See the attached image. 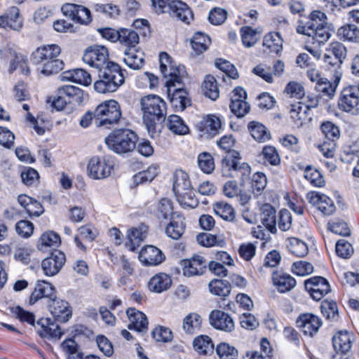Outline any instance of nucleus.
Masks as SVG:
<instances>
[{
	"label": "nucleus",
	"instance_id": "f257e3e1",
	"mask_svg": "<svg viewBox=\"0 0 359 359\" xmlns=\"http://www.w3.org/2000/svg\"><path fill=\"white\" fill-rule=\"evenodd\" d=\"M83 61L98 70L99 80L94 83L95 90L100 93L115 92L125 81L120 66L109 61V51L104 46H91L83 53Z\"/></svg>",
	"mask_w": 359,
	"mask_h": 359
},
{
	"label": "nucleus",
	"instance_id": "f03ea898",
	"mask_svg": "<svg viewBox=\"0 0 359 359\" xmlns=\"http://www.w3.org/2000/svg\"><path fill=\"white\" fill-rule=\"evenodd\" d=\"M142 118L150 136H158V123L165 121L167 113V104L159 96L149 95L140 100Z\"/></svg>",
	"mask_w": 359,
	"mask_h": 359
},
{
	"label": "nucleus",
	"instance_id": "7ed1b4c3",
	"mask_svg": "<svg viewBox=\"0 0 359 359\" xmlns=\"http://www.w3.org/2000/svg\"><path fill=\"white\" fill-rule=\"evenodd\" d=\"M297 32L311 37L320 46L330 39L332 29L327 22L326 15L322 11H313L305 22H299Z\"/></svg>",
	"mask_w": 359,
	"mask_h": 359
},
{
	"label": "nucleus",
	"instance_id": "20e7f679",
	"mask_svg": "<svg viewBox=\"0 0 359 359\" xmlns=\"http://www.w3.org/2000/svg\"><path fill=\"white\" fill-rule=\"evenodd\" d=\"M251 172L250 166L241 161L240 154L232 151L226 154L222 160V176L230 178H240L242 183L248 180Z\"/></svg>",
	"mask_w": 359,
	"mask_h": 359
},
{
	"label": "nucleus",
	"instance_id": "39448f33",
	"mask_svg": "<svg viewBox=\"0 0 359 359\" xmlns=\"http://www.w3.org/2000/svg\"><path fill=\"white\" fill-rule=\"evenodd\" d=\"M137 136L129 129L113 130L106 138L108 147L117 154H126L132 151L136 146Z\"/></svg>",
	"mask_w": 359,
	"mask_h": 359
},
{
	"label": "nucleus",
	"instance_id": "423d86ee",
	"mask_svg": "<svg viewBox=\"0 0 359 359\" xmlns=\"http://www.w3.org/2000/svg\"><path fill=\"white\" fill-rule=\"evenodd\" d=\"M121 117L120 105L114 100L105 101L99 104L94 112L95 121L97 126L108 127L117 123Z\"/></svg>",
	"mask_w": 359,
	"mask_h": 359
},
{
	"label": "nucleus",
	"instance_id": "0eeeda50",
	"mask_svg": "<svg viewBox=\"0 0 359 359\" xmlns=\"http://www.w3.org/2000/svg\"><path fill=\"white\" fill-rule=\"evenodd\" d=\"M114 169V162L110 156H94L87 165V175L93 180H103L109 177Z\"/></svg>",
	"mask_w": 359,
	"mask_h": 359
},
{
	"label": "nucleus",
	"instance_id": "6e6552de",
	"mask_svg": "<svg viewBox=\"0 0 359 359\" xmlns=\"http://www.w3.org/2000/svg\"><path fill=\"white\" fill-rule=\"evenodd\" d=\"M160 70L165 79V86L170 92V87H175L182 83L180 69L176 66L171 57L165 52L159 55Z\"/></svg>",
	"mask_w": 359,
	"mask_h": 359
},
{
	"label": "nucleus",
	"instance_id": "1a4fd4ad",
	"mask_svg": "<svg viewBox=\"0 0 359 359\" xmlns=\"http://www.w3.org/2000/svg\"><path fill=\"white\" fill-rule=\"evenodd\" d=\"M340 109L353 116L359 114V85L342 90L338 101Z\"/></svg>",
	"mask_w": 359,
	"mask_h": 359
},
{
	"label": "nucleus",
	"instance_id": "9d476101",
	"mask_svg": "<svg viewBox=\"0 0 359 359\" xmlns=\"http://www.w3.org/2000/svg\"><path fill=\"white\" fill-rule=\"evenodd\" d=\"M353 336L347 331H340L332 337L334 354L332 359H349L351 355Z\"/></svg>",
	"mask_w": 359,
	"mask_h": 359
},
{
	"label": "nucleus",
	"instance_id": "9b49d317",
	"mask_svg": "<svg viewBox=\"0 0 359 359\" xmlns=\"http://www.w3.org/2000/svg\"><path fill=\"white\" fill-rule=\"evenodd\" d=\"M304 286L311 298L316 301L320 300L331 292L329 282L322 276H313L306 280Z\"/></svg>",
	"mask_w": 359,
	"mask_h": 359
},
{
	"label": "nucleus",
	"instance_id": "f8f14e48",
	"mask_svg": "<svg viewBox=\"0 0 359 359\" xmlns=\"http://www.w3.org/2000/svg\"><path fill=\"white\" fill-rule=\"evenodd\" d=\"M246 97V92L241 87L236 88L232 92L229 107L231 112L238 118L244 116L250 111V107L245 101Z\"/></svg>",
	"mask_w": 359,
	"mask_h": 359
},
{
	"label": "nucleus",
	"instance_id": "ddd939ff",
	"mask_svg": "<svg viewBox=\"0 0 359 359\" xmlns=\"http://www.w3.org/2000/svg\"><path fill=\"white\" fill-rule=\"evenodd\" d=\"M306 199L325 215H331L336 210L333 201L325 194L311 191L306 194Z\"/></svg>",
	"mask_w": 359,
	"mask_h": 359
},
{
	"label": "nucleus",
	"instance_id": "4468645a",
	"mask_svg": "<svg viewBox=\"0 0 359 359\" xmlns=\"http://www.w3.org/2000/svg\"><path fill=\"white\" fill-rule=\"evenodd\" d=\"M66 261L65 255L61 251H55L50 256L44 259L41 267L46 276H53L62 269Z\"/></svg>",
	"mask_w": 359,
	"mask_h": 359
},
{
	"label": "nucleus",
	"instance_id": "2eb2a0df",
	"mask_svg": "<svg viewBox=\"0 0 359 359\" xmlns=\"http://www.w3.org/2000/svg\"><path fill=\"white\" fill-rule=\"evenodd\" d=\"M346 48L344 44L338 41L332 42L325 55V62L338 69L346 58Z\"/></svg>",
	"mask_w": 359,
	"mask_h": 359
},
{
	"label": "nucleus",
	"instance_id": "dca6fc26",
	"mask_svg": "<svg viewBox=\"0 0 359 359\" xmlns=\"http://www.w3.org/2000/svg\"><path fill=\"white\" fill-rule=\"evenodd\" d=\"M61 53V48L58 45L49 44L37 48L32 55L34 64L40 65L46 61L55 60Z\"/></svg>",
	"mask_w": 359,
	"mask_h": 359
},
{
	"label": "nucleus",
	"instance_id": "f3484780",
	"mask_svg": "<svg viewBox=\"0 0 359 359\" xmlns=\"http://www.w3.org/2000/svg\"><path fill=\"white\" fill-rule=\"evenodd\" d=\"M210 323L215 329L226 332H231L235 328L233 318L220 310H215L210 313Z\"/></svg>",
	"mask_w": 359,
	"mask_h": 359
},
{
	"label": "nucleus",
	"instance_id": "a211bd4d",
	"mask_svg": "<svg viewBox=\"0 0 359 359\" xmlns=\"http://www.w3.org/2000/svg\"><path fill=\"white\" fill-rule=\"evenodd\" d=\"M22 26L23 19L17 7H11L4 15L0 16V27L1 28L18 32Z\"/></svg>",
	"mask_w": 359,
	"mask_h": 359
},
{
	"label": "nucleus",
	"instance_id": "6ab92c4d",
	"mask_svg": "<svg viewBox=\"0 0 359 359\" xmlns=\"http://www.w3.org/2000/svg\"><path fill=\"white\" fill-rule=\"evenodd\" d=\"M49 310L55 320L65 323L72 316V310L67 302L60 299H51Z\"/></svg>",
	"mask_w": 359,
	"mask_h": 359
},
{
	"label": "nucleus",
	"instance_id": "aec40b11",
	"mask_svg": "<svg viewBox=\"0 0 359 359\" xmlns=\"http://www.w3.org/2000/svg\"><path fill=\"white\" fill-rule=\"evenodd\" d=\"M172 18H177L186 24L193 20V13L190 8L181 1H172L168 7V11Z\"/></svg>",
	"mask_w": 359,
	"mask_h": 359
},
{
	"label": "nucleus",
	"instance_id": "412c9836",
	"mask_svg": "<svg viewBox=\"0 0 359 359\" xmlns=\"http://www.w3.org/2000/svg\"><path fill=\"white\" fill-rule=\"evenodd\" d=\"M183 274L185 276H194L203 274L206 269V262L200 255L194 257L191 259L182 261Z\"/></svg>",
	"mask_w": 359,
	"mask_h": 359
},
{
	"label": "nucleus",
	"instance_id": "4be33fe9",
	"mask_svg": "<svg viewBox=\"0 0 359 359\" xmlns=\"http://www.w3.org/2000/svg\"><path fill=\"white\" fill-rule=\"evenodd\" d=\"M297 323L304 334L313 336L318 331L322 323L318 316L304 313L299 317Z\"/></svg>",
	"mask_w": 359,
	"mask_h": 359
},
{
	"label": "nucleus",
	"instance_id": "5701e85b",
	"mask_svg": "<svg viewBox=\"0 0 359 359\" xmlns=\"http://www.w3.org/2000/svg\"><path fill=\"white\" fill-rule=\"evenodd\" d=\"M138 257L140 261L145 266H156L164 259L162 252L153 245H148L142 248Z\"/></svg>",
	"mask_w": 359,
	"mask_h": 359
},
{
	"label": "nucleus",
	"instance_id": "b1692460",
	"mask_svg": "<svg viewBox=\"0 0 359 359\" xmlns=\"http://www.w3.org/2000/svg\"><path fill=\"white\" fill-rule=\"evenodd\" d=\"M126 313L130 320L129 329H134L140 332L147 330L148 320L144 313L134 308H129Z\"/></svg>",
	"mask_w": 359,
	"mask_h": 359
},
{
	"label": "nucleus",
	"instance_id": "393cba45",
	"mask_svg": "<svg viewBox=\"0 0 359 359\" xmlns=\"http://www.w3.org/2000/svg\"><path fill=\"white\" fill-rule=\"evenodd\" d=\"M172 88L170 87V92H168L171 104L176 111H183L191 104L188 93L182 88L179 87L173 90H172ZM168 91H169L168 88Z\"/></svg>",
	"mask_w": 359,
	"mask_h": 359
},
{
	"label": "nucleus",
	"instance_id": "a878e982",
	"mask_svg": "<svg viewBox=\"0 0 359 359\" xmlns=\"http://www.w3.org/2000/svg\"><path fill=\"white\" fill-rule=\"evenodd\" d=\"M184 217L181 214H175L170 217V222L165 228L166 235L174 239H179L185 230Z\"/></svg>",
	"mask_w": 359,
	"mask_h": 359
},
{
	"label": "nucleus",
	"instance_id": "bb28decb",
	"mask_svg": "<svg viewBox=\"0 0 359 359\" xmlns=\"http://www.w3.org/2000/svg\"><path fill=\"white\" fill-rule=\"evenodd\" d=\"M290 117L297 128H300L312 120L311 112L297 102L290 105Z\"/></svg>",
	"mask_w": 359,
	"mask_h": 359
},
{
	"label": "nucleus",
	"instance_id": "cd10ccee",
	"mask_svg": "<svg viewBox=\"0 0 359 359\" xmlns=\"http://www.w3.org/2000/svg\"><path fill=\"white\" fill-rule=\"evenodd\" d=\"M54 292L55 288L50 283L45 280H38L34 291L31 294L29 303V304H34L39 299L43 297L52 299Z\"/></svg>",
	"mask_w": 359,
	"mask_h": 359
},
{
	"label": "nucleus",
	"instance_id": "c85d7f7f",
	"mask_svg": "<svg viewBox=\"0 0 359 359\" xmlns=\"http://www.w3.org/2000/svg\"><path fill=\"white\" fill-rule=\"evenodd\" d=\"M283 39L278 32L268 33L263 39L264 51L278 55L283 50Z\"/></svg>",
	"mask_w": 359,
	"mask_h": 359
},
{
	"label": "nucleus",
	"instance_id": "c756f323",
	"mask_svg": "<svg viewBox=\"0 0 359 359\" xmlns=\"http://www.w3.org/2000/svg\"><path fill=\"white\" fill-rule=\"evenodd\" d=\"M124 55L123 62L128 67L139 69L143 66L144 60L142 50L134 47L126 48Z\"/></svg>",
	"mask_w": 359,
	"mask_h": 359
},
{
	"label": "nucleus",
	"instance_id": "7c9ffc66",
	"mask_svg": "<svg viewBox=\"0 0 359 359\" xmlns=\"http://www.w3.org/2000/svg\"><path fill=\"white\" fill-rule=\"evenodd\" d=\"M172 284L171 278L165 273L154 275L148 283V288L156 293H161L168 290Z\"/></svg>",
	"mask_w": 359,
	"mask_h": 359
},
{
	"label": "nucleus",
	"instance_id": "2f4dec72",
	"mask_svg": "<svg viewBox=\"0 0 359 359\" xmlns=\"http://www.w3.org/2000/svg\"><path fill=\"white\" fill-rule=\"evenodd\" d=\"M272 279L278 290L282 293L291 290L296 285L295 279L290 275L283 272H274Z\"/></svg>",
	"mask_w": 359,
	"mask_h": 359
},
{
	"label": "nucleus",
	"instance_id": "473e14b6",
	"mask_svg": "<svg viewBox=\"0 0 359 359\" xmlns=\"http://www.w3.org/2000/svg\"><path fill=\"white\" fill-rule=\"evenodd\" d=\"M276 210L269 204H264L261 208L262 223L271 233L276 232Z\"/></svg>",
	"mask_w": 359,
	"mask_h": 359
},
{
	"label": "nucleus",
	"instance_id": "72a5a7b5",
	"mask_svg": "<svg viewBox=\"0 0 359 359\" xmlns=\"http://www.w3.org/2000/svg\"><path fill=\"white\" fill-rule=\"evenodd\" d=\"M221 128V121L215 115H208L199 123L198 128L201 132L212 137L219 133Z\"/></svg>",
	"mask_w": 359,
	"mask_h": 359
},
{
	"label": "nucleus",
	"instance_id": "f704fd0d",
	"mask_svg": "<svg viewBox=\"0 0 359 359\" xmlns=\"http://www.w3.org/2000/svg\"><path fill=\"white\" fill-rule=\"evenodd\" d=\"M62 79L72 81L83 86H89L92 82L90 74L83 69H76L64 72Z\"/></svg>",
	"mask_w": 359,
	"mask_h": 359
},
{
	"label": "nucleus",
	"instance_id": "c9c22d12",
	"mask_svg": "<svg viewBox=\"0 0 359 359\" xmlns=\"http://www.w3.org/2000/svg\"><path fill=\"white\" fill-rule=\"evenodd\" d=\"M188 175L182 170H177L173 177L172 190L175 196L191 189Z\"/></svg>",
	"mask_w": 359,
	"mask_h": 359
},
{
	"label": "nucleus",
	"instance_id": "e433bc0d",
	"mask_svg": "<svg viewBox=\"0 0 359 359\" xmlns=\"http://www.w3.org/2000/svg\"><path fill=\"white\" fill-rule=\"evenodd\" d=\"M202 318L198 313H189L183 319L182 329L185 333L194 334L200 330Z\"/></svg>",
	"mask_w": 359,
	"mask_h": 359
},
{
	"label": "nucleus",
	"instance_id": "4c0bfd02",
	"mask_svg": "<svg viewBox=\"0 0 359 359\" xmlns=\"http://www.w3.org/2000/svg\"><path fill=\"white\" fill-rule=\"evenodd\" d=\"M145 238V229L143 230L142 227L132 229L128 232L127 241L125 245L130 251L134 252Z\"/></svg>",
	"mask_w": 359,
	"mask_h": 359
},
{
	"label": "nucleus",
	"instance_id": "58836bf2",
	"mask_svg": "<svg viewBox=\"0 0 359 359\" xmlns=\"http://www.w3.org/2000/svg\"><path fill=\"white\" fill-rule=\"evenodd\" d=\"M60 236L54 231L44 232L39 238L37 248L40 251H46L48 248H56L60 244Z\"/></svg>",
	"mask_w": 359,
	"mask_h": 359
},
{
	"label": "nucleus",
	"instance_id": "ea45409f",
	"mask_svg": "<svg viewBox=\"0 0 359 359\" xmlns=\"http://www.w3.org/2000/svg\"><path fill=\"white\" fill-rule=\"evenodd\" d=\"M173 203L167 198H162L156 205V215L158 219H168L173 217L175 214H180L174 212Z\"/></svg>",
	"mask_w": 359,
	"mask_h": 359
},
{
	"label": "nucleus",
	"instance_id": "a19ab883",
	"mask_svg": "<svg viewBox=\"0 0 359 359\" xmlns=\"http://www.w3.org/2000/svg\"><path fill=\"white\" fill-rule=\"evenodd\" d=\"M337 36L344 41L358 43L359 27L353 24L345 25L338 29Z\"/></svg>",
	"mask_w": 359,
	"mask_h": 359
},
{
	"label": "nucleus",
	"instance_id": "79ce46f5",
	"mask_svg": "<svg viewBox=\"0 0 359 359\" xmlns=\"http://www.w3.org/2000/svg\"><path fill=\"white\" fill-rule=\"evenodd\" d=\"M194 350L200 355L212 353L214 350V344L211 339L206 335L197 337L193 341Z\"/></svg>",
	"mask_w": 359,
	"mask_h": 359
},
{
	"label": "nucleus",
	"instance_id": "37998d69",
	"mask_svg": "<svg viewBox=\"0 0 359 359\" xmlns=\"http://www.w3.org/2000/svg\"><path fill=\"white\" fill-rule=\"evenodd\" d=\"M248 129L252 137L258 142H266L271 138V134L266 127L257 121H251L248 124Z\"/></svg>",
	"mask_w": 359,
	"mask_h": 359
},
{
	"label": "nucleus",
	"instance_id": "c03bdc74",
	"mask_svg": "<svg viewBox=\"0 0 359 359\" xmlns=\"http://www.w3.org/2000/svg\"><path fill=\"white\" fill-rule=\"evenodd\" d=\"M193 52L195 55L203 53L210 44V39L202 32H197L191 41Z\"/></svg>",
	"mask_w": 359,
	"mask_h": 359
},
{
	"label": "nucleus",
	"instance_id": "a18cd8bd",
	"mask_svg": "<svg viewBox=\"0 0 359 359\" xmlns=\"http://www.w3.org/2000/svg\"><path fill=\"white\" fill-rule=\"evenodd\" d=\"M204 95L212 100H217L219 96L217 81L214 76L207 75L202 85Z\"/></svg>",
	"mask_w": 359,
	"mask_h": 359
},
{
	"label": "nucleus",
	"instance_id": "49530a36",
	"mask_svg": "<svg viewBox=\"0 0 359 359\" xmlns=\"http://www.w3.org/2000/svg\"><path fill=\"white\" fill-rule=\"evenodd\" d=\"M209 289L212 294L225 297L231 292V285L227 280L214 279L209 283Z\"/></svg>",
	"mask_w": 359,
	"mask_h": 359
},
{
	"label": "nucleus",
	"instance_id": "de8ad7c7",
	"mask_svg": "<svg viewBox=\"0 0 359 359\" xmlns=\"http://www.w3.org/2000/svg\"><path fill=\"white\" fill-rule=\"evenodd\" d=\"M166 125L170 130L177 135H185L189 132L188 126L177 115L172 114L169 116Z\"/></svg>",
	"mask_w": 359,
	"mask_h": 359
},
{
	"label": "nucleus",
	"instance_id": "09e8293b",
	"mask_svg": "<svg viewBox=\"0 0 359 359\" xmlns=\"http://www.w3.org/2000/svg\"><path fill=\"white\" fill-rule=\"evenodd\" d=\"M287 247L290 253L297 257H304L309 252L307 245L296 238H290Z\"/></svg>",
	"mask_w": 359,
	"mask_h": 359
},
{
	"label": "nucleus",
	"instance_id": "8fccbe9b",
	"mask_svg": "<svg viewBox=\"0 0 359 359\" xmlns=\"http://www.w3.org/2000/svg\"><path fill=\"white\" fill-rule=\"evenodd\" d=\"M176 197L180 205L184 209H193L196 208L198 205V201L195 197L192 189L185 191L183 194L177 195Z\"/></svg>",
	"mask_w": 359,
	"mask_h": 359
},
{
	"label": "nucleus",
	"instance_id": "3c124183",
	"mask_svg": "<svg viewBox=\"0 0 359 359\" xmlns=\"http://www.w3.org/2000/svg\"><path fill=\"white\" fill-rule=\"evenodd\" d=\"M214 211L218 216L227 221H232L235 217L234 210L227 203L221 201L214 205Z\"/></svg>",
	"mask_w": 359,
	"mask_h": 359
},
{
	"label": "nucleus",
	"instance_id": "603ef678",
	"mask_svg": "<svg viewBox=\"0 0 359 359\" xmlns=\"http://www.w3.org/2000/svg\"><path fill=\"white\" fill-rule=\"evenodd\" d=\"M120 43L125 44L127 47H134L139 42V36L137 32L133 30L123 29L119 30V39Z\"/></svg>",
	"mask_w": 359,
	"mask_h": 359
},
{
	"label": "nucleus",
	"instance_id": "864d4df0",
	"mask_svg": "<svg viewBox=\"0 0 359 359\" xmlns=\"http://www.w3.org/2000/svg\"><path fill=\"white\" fill-rule=\"evenodd\" d=\"M158 168L156 165L149 166L147 170L134 175V182L138 184L151 182L158 175Z\"/></svg>",
	"mask_w": 359,
	"mask_h": 359
},
{
	"label": "nucleus",
	"instance_id": "5fc2aeb1",
	"mask_svg": "<svg viewBox=\"0 0 359 359\" xmlns=\"http://www.w3.org/2000/svg\"><path fill=\"white\" fill-rule=\"evenodd\" d=\"M41 64L43 65L41 73L45 76L57 74L64 68L63 61L58 59L46 61Z\"/></svg>",
	"mask_w": 359,
	"mask_h": 359
},
{
	"label": "nucleus",
	"instance_id": "6e6d98bb",
	"mask_svg": "<svg viewBox=\"0 0 359 359\" xmlns=\"http://www.w3.org/2000/svg\"><path fill=\"white\" fill-rule=\"evenodd\" d=\"M216 353L220 359H236L238 355L237 349L227 343H220Z\"/></svg>",
	"mask_w": 359,
	"mask_h": 359
},
{
	"label": "nucleus",
	"instance_id": "4d7b16f0",
	"mask_svg": "<svg viewBox=\"0 0 359 359\" xmlns=\"http://www.w3.org/2000/svg\"><path fill=\"white\" fill-rule=\"evenodd\" d=\"M240 32L243 44L245 47H252L257 43V32L255 29L250 27L245 26L241 28Z\"/></svg>",
	"mask_w": 359,
	"mask_h": 359
},
{
	"label": "nucleus",
	"instance_id": "13d9d810",
	"mask_svg": "<svg viewBox=\"0 0 359 359\" xmlns=\"http://www.w3.org/2000/svg\"><path fill=\"white\" fill-rule=\"evenodd\" d=\"M304 177L315 187H322L325 185V182L321 172L310 166L305 169Z\"/></svg>",
	"mask_w": 359,
	"mask_h": 359
},
{
	"label": "nucleus",
	"instance_id": "bf43d9fd",
	"mask_svg": "<svg viewBox=\"0 0 359 359\" xmlns=\"http://www.w3.org/2000/svg\"><path fill=\"white\" fill-rule=\"evenodd\" d=\"M198 164L204 173L210 174L215 169L213 157L207 152H203L198 155Z\"/></svg>",
	"mask_w": 359,
	"mask_h": 359
},
{
	"label": "nucleus",
	"instance_id": "052dcab7",
	"mask_svg": "<svg viewBox=\"0 0 359 359\" xmlns=\"http://www.w3.org/2000/svg\"><path fill=\"white\" fill-rule=\"evenodd\" d=\"M82 90L71 85L64 86L58 89V94L63 95L67 100H81Z\"/></svg>",
	"mask_w": 359,
	"mask_h": 359
},
{
	"label": "nucleus",
	"instance_id": "680f3d73",
	"mask_svg": "<svg viewBox=\"0 0 359 359\" xmlns=\"http://www.w3.org/2000/svg\"><path fill=\"white\" fill-rule=\"evenodd\" d=\"M267 180L262 172H256L252 175L251 187L254 194L259 195L266 187Z\"/></svg>",
	"mask_w": 359,
	"mask_h": 359
},
{
	"label": "nucleus",
	"instance_id": "e2e57ef3",
	"mask_svg": "<svg viewBox=\"0 0 359 359\" xmlns=\"http://www.w3.org/2000/svg\"><path fill=\"white\" fill-rule=\"evenodd\" d=\"M215 65L229 77L236 79L238 76L236 69L230 62L222 59H217L215 60Z\"/></svg>",
	"mask_w": 359,
	"mask_h": 359
},
{
	"label": "nucleus",
	"instance_id": "0e129e2a",
	"mask_svg": "<svg viewBox=\"0 0 359 359\" xmlns=\"http://www.w3.org/2000/svg\"><path fill=\"white\" fill-rule=\"evenodd\" d=\"M336 253L344 259L349 258L353 253L352 245L346 240L340 239L336 243Z\"/></svg>",
	"mask_w": 359,
	"mask_h": 359
},
{
	"label": "nucleus",
	"instance_id": "69168bd1",
	"mask_svg": "<svg viewBox=\"0 0 359 359\" xmlns=\"http://www.w3.org/2000/svg\"><path fill=\"white\" fill-rule=\"evenodd\" d=\"M291 270L293 273L304 276L311 274L313 271V266L309 262L299 261L293 263Z\"/></svg>",
	"mask_w": 359,
	"mask_h": 359
},
{
	"label": "nucleus",
	"instance_id": "338daca9",
	"mask_svg": "<svg viewBox=\"0 0 359 359\" xmlns=\"http://www.w3.org/2000/svg\"><path fill=\"white\" fill-rule=\"evenodd\" d=\"M227 18V12L222 8H215L209 13L208 20L210 22L215 25L223 24Z\"/></svg>",
	"mask_w": 359,
	"mask_h": 359
},
{
	"label": "nucleus",
	"instance_id": "774afa93",
	"mask_svg": "<svg viewBox=\"0 0 359 359\" xmlns=\"http://www.w3.org/2000/svg\"><path fill=\"white\" fill-rule=\"evenodd\" d=\"M320 128L322 133L329 140H332L333 142L334 139H337L339 137L340 132L339 128L330 121L323 123L321 125Z\"/></svg>",
	"mask_w": 359,
	"mask_h": 359
}]
</instances>
